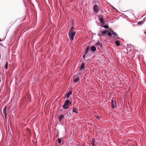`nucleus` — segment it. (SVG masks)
<instances>
[{
	"mask_svg": "<svg viewBox=\"0 0 146 146\" xmlns=\"http://www.w3.org/2000/svg\"><path fill=\"white\" fill-rule=\"evenodd\" d=\"M1 41V40L0 39V42Z\"/></svg>",
	"mask_w": 146,
	"mask_h": 146,
	"instance_id": "31",
	"label": "nucleus"
},
{
	"mask_svg": "<svg viewBox=\"0 0 146 146\" xmlns=\"http://www.w3.org/2000/svg\"><path fill=\"white\" fill-rule=\"evenodd\" d=\"M110 30L112 33L115 39H120V38L118 37V35L115 32H114L111 29H110Z\"/></svg>",
	"mask_w": 146,
	"mask_h": 146,
	"instance_id": "3",
	"label": "nucleus"
},
{
	"mask_svg": "<svg viewBox=\"0 0 146 146\" xmlns=\"http://www.w3.org/2000/svg\"><path fill=\"white\" fill-rule=\"evenodd\" d=\"M96 44L97 45H100V43L99 41H97V42L96 43Z\"/></svg>",
	"mask_w": 146,
	"mask_h": 146,
	"instance_id": "23",
	"label": "nucleus"
},
{
	"mask_svg": "<svg viewBox=\"0 0 146 146\" xmlns=\"http://www.w3.org/2000/svg\"><path fill=\"white\" fill-rule=\"evenodd\" d=\"M96 50V47L94 46H92L91 47V50L92 52H95Z\"/></svg>",
	"mask_w": 146,
	"mask_h": 146,
	"instance_id": "9",
	"label": "nucleus"
},
{
	"mask_svg": "<svg viewBox=\"0 0 146 146\" xmlns=\"http://www.w3.org/2000/svg\"><path fill=\"white\" fill-rule=\"evenodd\" d=\"M7 106H6L5 107L3 108V113H4V114L5 115V119L7 117V115L6 113V112L7 111Z\"/></svg>",
	"mask_w": 146,
	"mask_h": 146,
	"instance_id": "6",
	"label": "nucleus"
},
{
	"mask_svg": "<svg viewBox=\"0 0 146 146\" xmlns=\"http://www.w3.org/2000/svg\"><path fill=\"white\" fill-rule=\"evenodd\" d=\"M79 80V77H77V78L74 79V81L75 82H77Z\"/></svg>",
	"mask_w": 146,
	"mask_h": 146,
	"instance_id": "16",
	"label": "nucleus"
},
{
	"mask_svg": "<svg viewBox=\"0 0 146 146\" xmlns=\"http://www.w3.org/2000/svg\"><path fill=\"white\" fill-rule=\"evenodd\" d=\"M99 33V34H98V35L99 36H100L101 35V34H100V33Z\"/></svg>",
	"mask_w": 146,
	"mask_h": 146,
	"instance_id": "28",
	"label": "nucleus"
},
{
	"mask_svg": "<svg viewBox=\"0 0 146 146\" xmlns=\"http://www.w3.org/2000/svg\"><path fill=\"white\" fill-rule=\"evenodd\" d=\"M127 45V46H130V45H128V44Z\"/></svg>",
	"mask_w": 146,
	"mask_h": 146,
	"instance_id": "30",
	"label": "nucleus"
},
{
	"mask_svg": "<svg viewBox=\"0 0 146 146\" xmlns=\"http://www.w3.org/2000/svg\"><path fill=\"white\" fill-rule=\"evenodd\" d=\"M111 108L113 109L116 108L117 107V103L116 102H114L113 98L111 100Z\"/></svg>",
	"mask_w": 146,
	"mask_h": 146,
	"instance_id": "4",
	"label": "nucleus"
},
{
	"mask_svg": "<svg viewBox=\"0 0 146 146\" xmlns=\"http://www.w3.org/2000/svg\"><path fill=\"white\" fill-rule=\"evenodd\" d=\"M61 139L60 138H58L57 139V142L59 143H60L61 142Z\"/></svg>",
	"mask_w": 146,
	"mask_h": 146,
	"instance_id": "21",
	"label": "nucleus"
},
{
	"mask_svg": "<svg viewBox=\"0 0 146 146\" xmlns=\"http://www.w3.org/2000/svg\"><path fill=\"white\" fill-rule=\"evenodd\" d=\"M72 91L71 90H69V92L68 93H69V95H71L72 94Z\"/></svg>",
	"mask_w": 146,
	"mask_h": 146,
	"instance_id": "25",
	"label": "nucleus"
},
{
	"mask_svg": "<svg viewBox=\"0 0 146 146\" xmlns=\"http://www.w3.org/2000/svg\"><path fill=\"white\" fill-rule=\"evenodd\" d=\"M74 28V26H72L70 29V30L69 32H73V31H72Z\"/></svg>",
	"mask_w": 146,
	"mask_h": 146,
	"instance_id": "15",
	"label": "nucleus"
},
{
	"mask_svg": "<svg viewBox=\"0 0 146 146\" xmlns=\"http://www.w3.org/2000/svg\"><path fill=\"white\" fill-rule=\"evenodd\" d=\"M76 34L75 31H73V32H69L68 36L69 38L70 41L73 40L74 37Z\"/></svg>",
	"mask_w": 146,
	"mask_h": 146,
	"instance_id": "2",
	"label": "nucleus"
},
{
	"mask_svg": "<svg viewBox=\"0 0 146 146\" xmlns=\"http://www.w3.org/2000/svg\"><path fill=\"white\" fill-rule=\"evenodd\" d=\"M86 54H83V56L82 57L84 60L85 59Z\"/></svg>",
	"mask_w": 146,
	"mask_h": 146,
	"instance_id": "26",
	"label": "nucleus"
},
{
	"mask_svg": "<svg viewBox=\"0 0 146 146\" xmlns=\"http://www.w3.org/2000/svg\"><path fill=\"white\" fill-rule=\"evenodd\" d=\"M143 23V22H139L138 23V24H142Z\"/></svg>",
	"mask_w": 146,
	"mask_h": 146,
	"instance_id": "27",
	"label": "nucleus"
},
{
	"mask_svg": "<svg viewBox=\"0 0 146 146\" xmlns=\"http://www.w3.org/2000/svg\"><path fill=\"white\" fill-rule=\"evenodd\" d=\"M0 45L1 46H3V47H4V46L2 44H1V43H0Z\"/></svg>",
	"mask_w": 146,
	"mask_h": 146,
	"instance_id": "29",
	"label": "nucleus"
},
{
	"mask_svg": "<svg viewBox=\"0 0 146 146\" xmlns=\"http://www.w3.org/2000/svg\"><path fill=\"white\" fill-rule=\"evenodd\" d=\"M101 27H103L104 28L106 29H107L109 27L107 25H104V26L102 25V26H101Z\"/></svg>",
	"mask_w": 146,
	"mask_h": 146,
	"instance_id": "19",
	"label": "nucleus"
},
{
	"mask_svg": "<svg viewBox=\"0 0 146 146\" xmlns=\"http://www.w3.org/2000/svg\"><path fill=\"white\" fill-rule=\"evenodd\" d=\"M117 46H120V42H119V40H116L115 41V42Z\"/></svg>",
	"mask_w": 146,
	"mask_h": 146,
	"instance_id": "14",
	"label": "nucleus"
},
{
	"mask_svg": "<svg viewBox=\"0 0 146 146\" xmlns=\"http://www.w3.org/2000/svg\"><path fill=\"white\" fill-rule=\"evenodd\" d=\"M93 9L95 12L97 13L99 10V7L97 5H95L94 6Z\"/></svg>",
	"mask_w": 146,
	"mask_h": 146,
	"instance_id": "5",
	"label": "nucleus"
},
{
	"mask_svg": "<svg viewBox=\"0 0 146 146\" xmlns=\"http://www.w3.org/2000/svg\"><path fill=\"white\" fill-rule=\"evenodd\" d=\"M100 22L101 23H102L103 24H104V21L103 20V19H101L100 20Z\"/></svg>",
	"mask_w": 146,
	"mask_h": 146,
	"instance_id": "24",
	"label": "nucleus"
},
{
	"mask_svg": "<svg viewBox=\"0 0 146 146\" xmlns=\"http://www.w3.org/2000/svg\"><path fill=\"white\" fill-rule=\"evenodd\" d=\"M95 117H96L98 120H101L100 117L97 116H96V115L95 116Z\"/></svg>",
	"mask_w": 146,
	"mask_h": 146,
	"instance_id": "22",
	"label": "nucleus"
},
{
	"mask_svg": "<svg viewBox=\"0 0 146 146\" xmlns=\"http://www.w3.org/2000/svg\"><path fill=\"white\" fill-rule=\"evenodd\" d=\"M85 65V64L84 63H82L81 64V66L80 68V69L81 71L82 70H81V69H84V70L85 69L84 68V66Z\"/></svg>",
	"mask_w": 146,
	"mask_h": 146,
	"instance_id": "8",
	"label": "nucleus"
},
{
	"mask_svg": "<svg viewBox=\"0 0 146 146\" xmlns=\"http://www.w3.org/2000/svg\"><path fill=\"white\" fill-rule=\"evenodd\" d=\"M70 96V95L69 93H67L65 95V97L67 99H68Z\"/></svg>",
	"mask_w": 146,
	"mask_h": 146,
	"instance_id": "17",
	"label": "nucleus"
},
{
	"mask_svg": "<svg viewBox=\"0 0 146 146\" xmlns=\"http://www.w3.org/2000/svg\"><path fill=\"white\" fill-rule=\"evenodd\" d=\"M71 105V102L67 100H66L62 107L64 109H68L69 108L70 106Z\"/></svg>",
	"mask_w": 146,
	"mask_h": 146,
	"instance_id": "1",
	"label": "nucleus"
},
{
	"mask_svg": "<svg viewBox=\"0 0 146 146\" xmlns=\"http://www.w3.org/2000/svg\"><path fill=\"white\" fill-rule=\"evenodd\" d=\"M90 48H89L88 47L86 50H85V54H87L88 53H89V51L90 50Z\"/></svg>",
	"mask_w": 146,
	"mask_h": 146,
	"instance_id": "10",
	"label": "nucleus"
},
{
	"mask_svg": "<svg viewBox=\"0 0 146 146\" xmlns=\"http://www.w3.org/2000/svg\"><path fill=\"white\" fill-rule=\"evenodd\" d=\"M95 138H93L92 139V142L91 143V144L92 146H95V144L94 143V141H95Z\"/></svg>",
	"mask_w": 146,
	"mask_h": 146,
	"instance_id": "11",
	"label": "nucleus"
},
{
	"mask_svg": "<svg viewBox=\"0 0 146 146\" xmlns=\"http://www.w3.org/2000/svg\"><path fill=\"white\" fill-rule=\"evenodd\" d=\"M108 32V30H105L104 31H100V33H101V35H102L103 36H104V35L103 34H106Z\"/></svg>",
	"mask_w": 146,
	"mask_h": 146,
	"instance_id": "7",
	"label": "nucleus"
},
{
	"mask_svg": "<svg viewBox=\"0 0 146 146\" xmlns=\"http://www.w3.org/2000/svg\"><path fill=\"white\" fill-rule=\"evenodd\" d=\"M64 116L62 114H60L59 116L58 119H59V121H61L62 120V117Z\"/></svg>",
	"mask_w": 146,
	"mask_h": 146,
	"instance_id": "13",
	"label": "nucleus"
},
{
	"mask_svg": "<svg viewBox=\"0 0 146 146\" xmlns=\"http://www.w3.org/2000/svg\"><path fill=\"white\" fill-rule=\"evenodd\" d=\"M72 112L76 113L77 114L78 113V110L75 108L72 109Z\"/></svg>",
	"mask_w": 146,
	"mask_h": 146,
	"instance_id": "12",
	"label": "nucleus"
},
{
	"mask_svg": "<svg viewBox=\"0 0 146 146\" xmlns=\"http://www.w3.org/2000/svg\"><path fill=\"white\" fill-rule=\"evenodd\" d=\"M8 66V63L7 62H6L5 64V68L6 69H7Z\"/></svg>",
	"mask_w": 146,
	"mask_h": 146,
	"instance_id": "20",
	"label": "nucleus"
},
{
	"mask_svg": "<svg viewBox=\"0 0 146 146\" xmlns=\"http://www.w3.org/2000/svg\"><path fill=\"white\" fill-rule=\"evenodd\" d=\"M107 33H108V35L109 36L111 37V36L112 34L110 32L108 31Z\"/></svg>",
	"mask_w": 146,
	"mask_h": 146,
	"instance_id": "18",
	"label": "nucleus"
}]
</instances>
